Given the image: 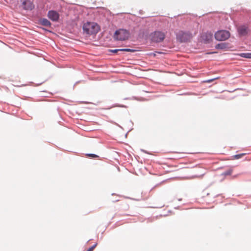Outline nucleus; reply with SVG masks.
<instances>
[{"label":"nucleus","mask_w":251,"mask_h":251,"mask_svg":"<svg viewBox=\"0 0 251 251\" xmlns=\"http://www.w3.org/2000/svg\"><path fill=\"white\" fill-rule=\"evenodd\" d=\"M100 26L95 23L87 22L83 25V30L84 33L89 35L96 34L100 30Z\"/></svg>","instance_id":"f257e3e1"},{"label":"nucleus","mask_w":251,"mask_h":251,"mask_svg":"<svg viewBox=\"0 0 251 251\" xmlns=\"http://www.w3.org/2000/svg\"><path fill=\"white\" fill-rule=\"evenodd\" d=\"M129 36V32L123 29H120L117 30L114 34V38L117 40H126L127 39Z\"/></svg>","instance_id":"f03ea898"},{"label":"nucleus","mask_w":251,"mask_h":251,"mask_svg":"<svg viewBox=\"0 0 251 251\" xmlns=\"http://www.w3.org/2000/svg\"><path fill=\"white\" fill-rule=\"evenodd\" d=\"M165 33L159 31H154L151 35V41L156 43L163 41L165 38Z\"/></svg>","instance_id":"7ed1b4c3"},{"label":"nucleus","mask_w":251,"mask_h":251,"mask_svg":"<svg viewBox=\"0 0 251 251\" xmlns=\"http://www.w3.org/2000/svg\"><path fill=\"white\" fill-rule=\"evenodd\" d=\"M230 34L229 32L226 30H219L215 33V37L217 40L225 41L229 38Z\"/></svg>","instance_id":"20e7f679"},{"label":"nucleus","mask_w":251,"mask_h":251,"mask_svg":"<svg viewBox=\"0 0 251 251\" xmlns=\"http://www.w3.org/2000/svg\"><path fill=\"white\" fill-rule=\"evenodd\" d=\"M192 37V34L189 32H185L182 31H179L176 38L180 42H186L189 41Z\"/></svg>","instance_id":"39448f33"},{"label":"nucleus","mask_w":251,"mask_h":251,"mask_svg":"<svg viewBox=\"0 0 251 251\" xmlns=\"http://www.w3.org/2000/svg\"><path fill=\"white\" fill-rule=\"evenodd\" d=\"M48 16L49 19L53 21H57L59 17V14L56 11L53 10L49 11Z\"/></svg>","instance_id":"423d86ee"},{"label":"nucleus","mask_w":251,"mask_h":251,"mask_svg":"<svg viewBox=\"0 0 251 251\" xmlns=\"http://www.w3.org/2000/svg\"><path fill=\"white\" fill-rule=\"evenodd\" d=\"M23 8L27 10H31L34 7L32 2L29 0H25L23 2Z\"/></svg>","instance_id":"0eeeda50"},{"label":"nucleus","mask_w":251,"mask_h":251,"mask_svg":"<svg viewBox=\"0 0 251 251\" xmlns=\"http://www.w3.org/2000/svg\"><path fill=\"white\" fill-rule=\"evenodd\" d=\"M238 32L240 36H245L248 34V27L245 25H242L238 28Z\"/></svg>","instance_id":"6e6552de"},{"label":"nucleus","mask_w":251,"mask_h":251,"mask_svg":"<svg viewBox=\"0 0 251 251\" xmlns=\"http://www.w3.org/2000/svg\"><path fill=\"white\" fill-rule=\"evenodd\" d=\"M109 51L110 52L113 53H117L119 51H127V52H134L135 50L130 49H115V50H110Z\"/></svg>","instance_id":"1a4fd4ad"},{"label":"nucleus","mask_w":251,"mask_h":251,"mask_svg":"<svg viewBox=\"0 0 251 251\" xmlns=\"http://www.w3.org/2000/svg\"><path fill=\"white\" fill-rule=\"evenodd\" d=\"M40 23L41 25L48 27H50L51 25V23H50V22L46 19H41Z\"/></svg>","instance_id":"9d476101"},{"label":"nucleus","mask_w":251,"mask_h":251,"mask_svg":"<svg viewBox=\"0 0 251 251\" xmlns=\"http://www.w3.org/2000/svg\"><path fill=\"white\" fill-rule=\"evenodd\" d=\"M239 55L242 57L246 58H251V52L241 53Z\"/></svg>","instance_id":"9b49d317"},{"label":"nucleus","mask_w":251,"mask_h":251,"mask_svg":"<svg viewBox=\"0 0 251 251\" xmlns=\"http://www.w3.org/2000/svg\"><path fill=\"white\" fill-rule=\"evenodd\" d=\"M246 154V153H242L239 154L233 155L232 156V159H239L242 157L243 156H244V155H245Z\"/></svg>","instance_id":"f8f14e48"},{"label":"nucleus","mask_w":251,"mask_h":251,"mask_svg":"<svg viewBox=\"0 0 251 251\" xmlns=\"http://www.w3.org/2000/svg\"><path fill=\"white\" fill-rule=\"evenodd\" d=\"M86 155L87 157H92V158H98V157H99L98 155H96L95 154H92V153L86 154Z\"/></svg>","instance_id":"ddd939ff"},{"label":"nucleus","mask_w":251,"mask_h":251,"mask_svg":"<svg viewBox=\"0 0 251 251\" xmlns=\"http://www.w3.org/2000/svg\"><path fill=\"white\" fill-rule=\"evenodd\" d=\"M218 78H219V77L214 78H213V79L205 80L203 82H205V83H210V82H213L214 80H216V79H217Z\"/></svg>","instance_id":"4468645a"},{"label":"nucleus","mask_w":251,"mask_h":251,"mask_svg":"<svg viewBox=\"0 0 251 251\" xmlns=\"http://www.w3.org/2000/svg\"><path fill=\"white\" fill-rule=\"evenodd\" d=\"M216 48L217 49H223L224 48V44H219L216 45Z\"/></svg>","instance_id":"2eb2a0df"},{"label":"nucleus","mask_w":251,"mask_h":251,"mask_svg":"<svg viewBox=\"0 0 251 251\" xmlns=\"http://www.w3.org/2000/svg\"><path fill=\"white\" fill-rule=\"evenodd\" d=\"M97 244L96 243V244H95L94 245H93V246H92V247H91V248H93V249L94 250V249L96 248V247L97 246Z\"/></svg>","instance_id":"dca6fc26"},{"label":"nucleus","mask_w":251,"mask_h":251,"mask_svg":"<svg viewBox=\"0 0 251 251\" xmlns=\"http://www.w3.org/2000/svg\"><path fill=\"white\" fill-rule=\"evenodd\" d=\"M93 248L90 247L87 251H93Z\"/></svg>","instance_id":"f3484780"},{"label":"nucleus","mask_w":251,"mask_h":251,"mask_svg":"<svg viewBox=\"0 0 251 251\" xmlns=\"http://www.w3.org/2000/svg\"><path fill=\"white\" fill-rule=\"evenodd\" d=\"M209 37H210V38H212V35L209 34Z\"/></svg>","instance_id":"a211bd4d"}]
</instances>
